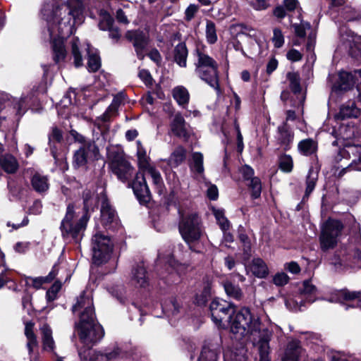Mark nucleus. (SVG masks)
<instances>
[{
    "label": "nucleus",
    "instance_id": "f257e3e1",
    "mask_svg": "<svg viewBox=\"0 0 361 361\" xmlns=\"http://www.w3.org/2000/svg\"><path fill=\"white\" fill-rule=\"evenodd\" d=\"M209 309L212 319L216 326L224 328L226 322L229 321L231 331L236 339L251 342L259 353V361H270L269 341L272 331L262 326L257 315L244 307L231 316L234 306L219 298L212 301Z\"/></svg>",
    "mask_w": 361,
    "mask_h": 361
},
{
    "label": "nucleus",
    "instance_id": "f03ea898",
    "mask_svg": "<svg viewBox=\"0 0 361 361\" xmlns=\"http://www.w3.org/2000/svg\"><path fill=\"white\" fill-rule=\"evenodd\" d=\"M42 8L43 18L47 21V32L51 42L53 59L56 63L64 61L66 50L64 39L72 35L74 26L83 22L84 6L82 0H52Z\"/></svg>",
    "mask_w": 361,
    "mask_h": 361
},
{
    "label": "nucleus",
    "instance_id": "7ed1b4c3",
    "mask_svg": "<svg viewBox=\"0 0 361 361\" xmlns=\"http://www.w3.org/2000/svg\"><path fill=\"white\" fill-rule=\"evenodd\" d=\"M179 231L185 242L190 246L200 242L204 235L200 217L195 212H179Z\"/></svg>",
    "mask_w": 361,
    "mask_h": 361
},
{
    "label": "nucleus",
    "instance_id": "20e7f679",
    "mask_svg": "<svg viewBox=\"0 0 361 361\" xmlns=\"http://www.w3.org/2000/svg\"><path fill=\"white\" fill-rule=\"evenodd\" d=\"M89 219L90 215L87 213L77 219L73 205L68 204L60 226L63 237L71 238L75 243H79L83 236Z\"/></svg>",
    "mask_w": 361,
    "mask_h": 361
},
{
    "label": "nucleus",
    "instance_id": "39448f33",
    "mask_svg": "<svg viewBox=\"0 0 361 361\" xmlns=\"http://www.w3.org/2000/svg\"><path fill=\"white\" fill-rule=\"evenodd\" d=\"M35 99L32 95L23 96L20 98H13L12 101L9 100L8 95L0 92V131L6 132L9 130L13 123L12 119L8 116L6 109L10 104L13 106L17 115H23L28 107L31 106L30 102H34Z\"/></svg>",
    "mask_w": 361,
    "mask_h": 361
},
{
    "label": "nucleus",
    "instance_id": "423d86ee",
    "mask_svg": "<svg viewBox=\"0 0 361 361\" xmlns=\"http://www.w3.org/2000/svg\"><path fill=\"white\" fill-rule=\"evenodd\" d=\"M195 57V73L203 81L214 89L219 88L218 63L208 54L197 49L194 54Z\"/></svg>",
    "mask_w": 361,
    "mask_h": 361
},
{
    "label": "nucleus",
    "instance_id": "0eeeda50",
    "mask_svg": "<svg viewBox=\"0 0 361 361\" xmlns=\"http://www.w3.org/2000/svg\"><path fill=\"white\" fill-rule=\"evenodd\" d=\"M76 327L80 341L88 348L92 347L104 336V329L98 324L96 317L86 319L85 315L82 316Z\"/></svg>",
    "mask_w": 361,
    "mask_h": 361
},
{
    "label": "nucleus",
    "instance_id": "6e6552de",
    "mask_svg": "<svg viewBox=\"0 0 361 361\" xmlns=\"http://www.w3.org/2000/svg\"><path fill=\"white\" fill-rule=\"evenodd\" d=\"M113 246L112 240L109 235L96 231L92 237L91 242L93 263L100 265L108 262L113 252Z\"/></svg>",
    "mask_w": 361,
    "mask_h": 361
},
{
    "label": "nucleus",
    "instance_id": "1a4fd4ad",
    "mask_svg": "<svg viewBox=\"0 0 361 361\" xmlns=\"http://www.w3.org/2000/svg\"><path fill=\"white\" fill-rule=\"evenodd\" d=\"M343 228L342 223L338 220L330 219L325 222L319 236L320 247L323 251L336 246Z\"/></svg>",
    "mask_w": 361,
    "mask_h": 361
},
{
    "label": "nucleus",
    "instance_id": "9d476101",
    "mask_svg": "<svg viewBox=\"0 0 361 361\" xmlns=\"http://www.w3.org/2000/svg\"><path fill=\"white\" fill-rule=\"evenodd\" d=\"M357 81V90L359 97L361 98V69L355 71L353 73L348 71H340L338 74V79L332 86V93L339 94L342 92L351 90Z\"/></svg>",
    "mask_w": 361,
    "mask_h": 361
},
{
    "label": "nucleus",
    "instance_id": "9b49d317",
    "mask_svg": "<svg viewBox=\"0 0 361 361\" xmlns=\"http://www.w3.org/2000/svg\"><path fill=\"white\" fill-rule=\"evenodd\" d=\"M109 166L112 172L122 182L128 180L133 173V167L120 152H109L108 154Z\"/></svg>",
    "mask_w": 361,
    "mask_h": 361
},
{
    "label": "nucleus",
    "instance_id": "f8f14e48",
    "mask_svg": "<svg viewBox=\"0 0 361 361\" xmlns=\"http://www.w3.org/2000/svg\"><path fill=\"white\" fill-rule=\"evenodd\" d=\"M329 300L341 303L346 310L350 307L361 309V291H350L347 289L338 290Z\"/></svg>",
    "mask_w": 361,
    "mask_h": 361
},
{
    "label": "nucleus",
    "instance_id": "ddd939ff",
    "mask_svg": "<svg viewBox=\"0 0 361 361\" xmlns=\"http://www.w3.org/2000/svg\"><path fill=\"white\" fill-rule=\"evenodd\" d=\"M73 311L79 312L80 319L84 315L86 319L96 317L91 291L84 290L80 295L76 303L73 306Z\"/></svg>",
    "mask_w": 361,
    "mask_h": 361
},
{
    "label": "nucleus",
    "instance_id": "4468645a",
    "mask_svg": "<svg viewBox=\"0 0 361 361\" xmlns=\"http://www.w3.org/2000/svg\"><path fill=\"white\" fill-rule=\"evenodd\" d=\"M99 149L94 142H88L81 145L73 155V164L75 167L85 166L88 159L97 158Z\"/></svg>",
    "mask_w": 361,
    "mask_h": 361
},
{
    "label": "nucleus",
    "instance_id": "2eb2a0df",
    "mask_svg": "<svg viewBox=\"0 0 361 361\" xmlns=\"http://www.w3.org/2000/svg\"><path fill=\"white\" fill-rule=\"evenodd\" d=\"M341 47L348 51L352 57L361 61V36L349 31L341 35Z\"/></svg>",
    "mask_w": 361,
    "mask_h": 361
},
{
    "label": "nucleus",
    "instance_id": "dca6fc26",
    "mask_svg": "<svg viewBox=\"0 0 361 361\" xmlns=\"http://www.w3.org/2000/svg\"><path fill=\"white\" fill-rule=\"evenodd\" d=\"M131 187L135 195L141 204H146L150 201L151 195L146 183V178L141 171L137 173Z\"/></svg>",
    "mask_w": 361,
    "mask_h": 361
},
{
    "label": "nucleus",
    "instance_id": "f3484780",
    "mask_svg": "<svg viewBox=\"0 0 361 361\" xmlns=\"http://www.w3.org/2000/svg\"><path fill=\"white\" fill-rule=\"evenodd\" d=\"M231 33L234 35L242 34L250 38L249 40H254L255 42H252L255 47L250 51V54H259L260 50V40L259 39V32L249 26L244 24L233 25L230 27Z\"/></svg>",
    "mask_w": 361,
    "mask_h": 361
},
{
    "label": "nucleus",
    "instance_id": "a211bd4d",
    "mask_svg": "<svg viewBox=\"0 0 361 361\" xmlns=\"http://www.w3.org/2000/svg\"><path fill=\"white\" fill-rule=\"evenodd\" d=\"M126 37L133 43L137 57L142 59L148 44L147 35L140 30H130L126 33Z\"/></svg>",
    "mask_w": 361,
    "mask_h": 361
},
{
    "label": "nucleus",
    "instance_id": "6ab92c4d",
    "mask_svg": "<svg viewBox=\"0 0 361 361\" xmlns=\"http://www.w3.org/2000/svg\"><path fill=\"white\" fill-rule=\"evenodd\" d=\"M340 152L343 157L351 159L346 169H361L357 166L361 161V145H346Z\"/></svg>",
    "mask_w": 361,
    "mask_h": 361
},
{
    "label": "nucleus",
    "instance_id": "aec40b11",
    "mask_svg": "<svg viewBox=\"0 0 361 361\" xmlns=\"http://www.w3.org/2000/svg\"><path fill=\"white\" fill-rule=\"evenodd\" d=\"M240 171L245 180H250L248 185L252 190V197L255 199L258 198L261 195L262 184L258 178L253 177L254 170L250 166L245 165L240 168Z\"/></svg>",
    "mask_w": 361,
    "mask_h": 361
},
{
    "label": "nucleus",
    "instance_id": "412c9836",
    "mask_svg": "<svg viewBox=\"0 0 361 361\" xmlns=\"http://www.w3.org/2000/svg\"><path fill=\"white\" fill-rule=\"evenodd\" d=\"M130 281L133 286L139 288H145L149 285V277L143 263L133 268Z\"/></svg>",
    "mask_w": 361,
    "mask_h": 361
},
{
    "label": "nucleus",
    "instance_id": "4be33fe9",
    "mask_svg": "<svg viewBox=\"0 0 361 361\" xmlns=\"http://www.w3.org/2000/svg\"><path fill=\"white\" fill-rule=\"evenodd\" d=\"M303 349L299 341L292 339L288 341L285 348L282 361H299Z\"/></svg>",
    "mask_w": 361,
    "mask_h": 361
},
{
    "label": "nucleus",
    "instance_id": "5701e85b",
    "mask_svg": "<svg viewBox=\"0 0 361 361\" xmlns=\"http://www.w3.org/2000/svg\"><path fill=\"white\" fill-rule=\"evenodd\" d=\"M171 130L173 135L179 137L186 138L189 136V126L186 123L181 114H176L171 123Z\"/></svg>",
    "mask_w": 361,
    "mask_h": 361
},
{
    "label": "nucleus",
    "instance_id": "b1692460",
    "mask_svg": "<svg viewBox=\"0 0 361 361\" xmlns=\"http://www.w3.org/2000/svg\"><path fill=\"white\" fill-rule=\"evenodd\" d=\"M247 274L251 273L259 279L266 278L269 273L265 262L261 258H254L251 263L245 267Z\"/></svg>",
    "mask_w": 361,
    "mask_h": 361
},
{
    "label": "nucleus",
    "instance_id": "393cba45",
    "mask_svg": "<svg viewBox=\"0 0 361 361\" xmlns=\"http://www.w3.org/2000/svg\"><path fill=\"white\" fill-rule=\"evenodd\" d=\"M293 137V133L286 123H284L278 127L277 142L284 150H288L290 148Z\"/></svg>",
    "mask_w": 361,
    "mask_h": 361
},
{
    "label": "nucleus",
    "instance_id": "a878e982",
    "mask_svg": "<svg viewBox=\"0 0 361 361\" xmlns=\"http://www.w3.org/2000/svg\"><path fill=\"white\" fill-rule=\"evenodd\" d=\"M318 290L317 287L312 284L311 280L304 281L302 283V288L300 292V298H302L305 302L312 303L318 300Z\"/></svg>",
    "mask_w": 361,
    "mask_h": 361
},
{
    "label": "nucleus",
    "instance_id": "bb28decb",
    "mask_svg": "<svg viewBox=\"0 0 361 361\" xmlns=\"http://www.w3.org/2000/svg\"><path fill=\"white\" fill-rule=\"evenodd\" d=\"M57 271L56 267L54 266L49 275L45 277L26 276L25 279V285L35 289H39L42 287L44 283L51 282L55 278L57 274Z\"/></svg>",
    "mask_w": 361,
    "mask_h": 361
},
{
    "label": "nucleus",
    "instance_id": "cd10ccee",
    "mask_svg": "<svg viewBox=\"0 0 361 361\" xmlns=\"http://www.w3.org/2000/svg\"><path fill=\"white\" fill-rule=\"evenodd\" d=\"M360 115V109L357 108L353 101H349L342 105L339 113L336 115L337 119H345L350 118H357Z\"/></svg>",
    "mask_w": 361,
    "mask_h": 361
},
{
    "label": "nucleus",
    "instance_id": "c85d7f7f",
    "mask_svg": "<svg viewBox=\"0 0 361 361\" xmlns=\"http://www.w3.org/2000/svg\"><path fill=\"white\" fill-rule=\"evenodd\" d=\"M0 166L7 173H14L17 171L19 164L11 154H6L0 157Z\"/></svg>",
    "mask_w": 361,
    "mask_h": 361
},
{
    "label": "nucleus",
    "instance_id": "c756f323",
    "mask_svg": "<svg viewBox=\"0 0 361 361\" xmlns=\"http://www.w3.org/2000/svg\"><path fill=\"white\" fill-rule=\"evenodd\" d=\"M87 53V68L90 72H96L101 66L100 57L97 51L94 49L89 44H86Z\"/></svg>",
    "mask_w": 361,
    "mask_h": 361
},
{
    "label": "nucleus",
    "instance_id": "7c9ffc66",
    "mask_svg": "<svg viewBox=\"0 0 361 361\" xmlns=\"http://www.w3.org/2000/svg\"><path fill=\"white\" fill-rule=\"evenodd\" d=\"M319 171L317 169L310 167L308 173L306 177V188L305 195L303 196V200L307 199L312 191L314 190L316 183L318 179Z\"/></svg>",
    "mask_w": 361,
    "mask_h": 361
},
{
    "label": "nucleus",
    "instance_id": "2f4dec72",
    "mask_svg": "<svg viewBox=\"0 0 361 361\" xmlns=\"http://www.w3.org/2000/svg\"><path fill=\"white\" fill-rule=\"evenodd\" d=\"M188 54V51L185 44L182 42L179 43L173 50L174 61L180 67H186Z\"/></svg>",
    "mask_w": 361,
    "mask_h": 361
},
{
    "label": "nucleus",
    "instance_id": "473e14b6",
    "mask_svg": "<svg viewBox=\"0 0 361 361\" xmlns=\"http://www.w3.org/2000/svg\"><path fill=\"white\" fill-rule=\"evenodd\" d=\"M224 361H247V350L244 346L233 350H228L224 353Z\"/></svg>",
    "mask_w": 361,
    "mask_h": 361
},
{
    "label": "nucleus",
    "instance_id": "72a5a7b5",
    "mask_svg": "<svg viewBox=\"0 0 361 361\" xmlns=\"http://www.w3.org/2000/svg\"><path fill=\"white\" fill-rule=\"evenodd\" d=\"M158 261L160 263L164 262L166 264L165 266H167L166 269L170 275L173 274V271L176 272L177 274H180L182 265L178 263L172 255H168L166 257H164L159 254Z\"/></svg>",
    "mask_w": 361,
    "mask_h": 361
},
{
    "label": "nucleus",
    "instance_id": "f704fd0d",
    "mask_svg": "<svg viewBox=\"0 0 361 361\" xmlns=\"http://www.w3.org/2000/svg\"><path fill=\"white\" fill-rule=\"evenodd\" d=\"M219 350L213 344L203 346L198 361H217Z\"/></svg>",
    "mask_w": 361,
    "mask_h": 361
},
{
    "label": "nucleus",
    "instance_id": "c9c22d12",
    "mask_svg": "<svg viewBox=\"0 0 361 361\" xmlns=\"http://www.w3.org/2000/svg\"><path fill=\"white\" fill-rule=\"evenodd\" d=\"M42 334L43 348L45 350L53 351L55 348L54 341L52 337V331L49 325L43 324L41 327Z\"/></svg>",
    "mask_w": 361,
    "mask_h": 361
},
{
    "label": "nucleus",
    "instance_id": "e433bc0d",
    "mask_svg": "<svg viewBox=\"0 0 361 361\" xmlns=\"http://www.w3.org/2000/svg\"><path fill=\"white\" fill-rule=\"evenodd\" d=\"M173 97L179 106L185 107L188 104L190 94L188 90L183 86H177L173 90Z\"/></svg>",
    "mask_w": 361,
    "mask_h": 361
},
{
    "label": "nucleus",
    "instance_id": "4c0bfd02",
    "mask_svg": "<svg viewBox=\"0 0 361 361\" xmlns=\"http://www.w3.org/2000/svg\"><path fill=\"white\" fill-rule=\"evenodd\" d=\"M101 219L104 226L114 222L116 219L114 209L107 202H104L101 208Z\"/></svg>",
    "mask_w": 361,
    "mask_h": 361
},
{
    "label": "nucleus",
    "instance_id": "58836bf2",
    "mask_svg": "<svg viewBox=\"0 0 361 361\" xmlns=\"http://www.w3.org/2000/svg\"><path fill=\"white\" fill-rule=\"evenodd\" d=\"M32 185L37 192H44L49 189L48 179L39 173H35L31 180Z\"/></svg>",
    "mask_w": 361,
    "mask_h": 361
},
{
    "label": "nucleus",
    "instance_id": "ea45409f",
    "mask_svg": "<svg viewBox=\"0 0 361 361\" xmlns=\"http://www.w3.org/2000/svg\"><path fill=\"white\" fill-rule=\"evenodd\" d=\"M141 173L145 174V177L149 176L153 181V183L156 185L157 189L161 191L163 185V180L158 170L154 166H149L146 169L141 171Z\"/></svg>",
    "mask_w": 361,
    "mask_h": 361
},
{
    "label": "nucleus",
    "instance_id": "a19ab883",
    "mask_svg": "<svg viewBox=\"0 0 361 361\" xmlns=\"http://www.w3.org/2000/svg\"><path fill=\"white\" fill-rule=\"evenodd\" d=\"M62 138V131L56 127H53L51 128V133L49 135V144L50 147L51 153L54 159L56 158V147L55 145V142H61Z\"/></svg>",
    "mask_w": 361,
    "mask_h": 361
},
{
    "label": "nucleus",
    "instance_id": "79ce46f5",
    "mask_svg": "<svg viewBox=\"0 0 361 361\" xmlns=\"http://www.w3.org/2000/svg\"><path fill=\"white\" fill-rule=\"evenodd\" d=\"M298 147L302 154L309 156L317 151V144L312 139H305L298 143Z\"/></svg>",
    "mask_w": 361,
    "mask_h": 361
},
{
    "label": "nucleus",
    "instance_id": "37998d69",
    "mask_svg": "<svg viewBox=\"0 0 361 361\" xmlns=\"http://www.w3.org/2000/svg\"><path fill=\"white\" fill-rule=\"evenodd\" d=\"M137 157L140 171L150 166L149 158L147 154L145 149L143 147L141 142L137 140Z\"/></svg>",
    "mask_w": 361,
    "mask_h": 361
},
{
    "label": "nucleus",
    "instance_id": "c03bdc74",
    "mask_svg": "<svg viewBox=\"0 0 361 361\" xmlns=\"http://www.w3.org/2000/svg\"><path fill=\"white\" fill-rule=\"evenodd\" d=\"M185 157V149L183 147L178 146L171 153L169 157V164L172 167H176L184 161Z\"/></svg>",
    "mask_w": 361,
    "mask_h": 361
},
{
    "label": "nucleus",
    "instance_id": "a18cd8bd",
    "mask_svg": "<svg viewBox=\"0 0 361 361\" xmlns=\"http://www.w3.org/2000/svg\"><path fill=\"white\" fill-rule=\"evenodd\" d=\"M83 203H84V209L85 213L88 214V210L92 209L93 207L96 206L98 202L97 197L95 192L93 190H90L89 189H86L83 192Z\"/></svg>",
    "mask_w": 361,
    "mask_h": 361
},
{
    "label": "nucleus",
    "instance_id": "49530a36",
    "mask_svg": "<svg viewBox=\"0 0 361 361\" xmlns=\"http://www.w3.org/2000/svg\"><path fill=\"white\" fill-rule=\"evenodd\" d=\"M213 214L215 216L216 222L222 231H229L231 224L225 216L224 210L221 209H214Z\"/></svg>",
    "mask_w": 361,
    "mask_h": 361
},
{
    "label": "nucleus",
    "instance_id": "de8ad7c7",
    "mask_svg": "<svg viewBox=\"0 0 361 361\" xmlns=\"http://www.w3.org/2000/svg\"><path fill=\"white\" fill-rule=\"evenodd\" d=\"M121 99L122 95H117L114 97L111 104L109 106L106 111L102 116V120L103 121H108L110 119V117L116 114L118 107L121 102Z\"/></svg>",
    "mask_w": 361,
    "mask_h": 361
},
{
    "label": "nucleus",
    "instance_id": "09e8293b",
    "mask_svg": "<svg viewBox=\"0 0 361 361\" xmlns=\"http://www.w3.org/2000/svg\"><path fill=\"white\" fill-rule=\"evenodd\" d=\"M190 169L198 173L202 174L204 172L203 166V155L200 152H194L192 154V162L190 164Z\"/></svg>",
    "mask_w": 361,
    "mask_h": 361
},
{
    "label": "nucleus",
    "instance_id": "8fccbe9b",
    "mask_svg": "<svg viewBox=\"0 0 361 361\" xmlns=\"http://www.w3.org/2000/svg\"><path fill=\"white\" fill-rule=\"evenodd\" d=\"M25 334L27 339V346L29 353H31L33 350V348L37 345V338L33 332L32 324H27L25 325Z\"/></svg>",
    "mask_w": 361,
    "mask_h": 361
},
{
    "label": "nucleus",
    "instance_id": "3c124183",
    "mask_svg": "<svg viewBox=\"0 0 361 361\" xmlns=\"http://www.w3.org/2000/svg\"><path fill=\"white\" fill-rule=\"evenodd\" d=\"M79 39L75 37L73 38L71 42V53L74 58V65L76 68L82 66V58L79 49Z\"/></svg>",
    "mask_w": 361,
    "mask_h": 361
},
{
    "label": "nucleus",
    "instance_id": "603ef678",
    "mask_svg": "<svg viewBox=\"0 0 361 361\" xmlns=\"http://www.w3.org/2000/svg\"><path fill=\"white\" fill-rule=\"evenodd\" d=\"M114 19L106 11H101L99 15V27L102 30H108L113 27Z\"/></svg>",
    "mask_w": 361,
    "mask_h": 361
},
{
    "label": "nucleus",
    "instance_id": "864d4df0",
    "mask_svg": "<svg viewBox=\"0 0 361 361\" xmlns=\"http://www.w3.org/2000/svg\"><path fill=\"white\" fill-rule=\"evenodd\" d=\"M279 167L284 173H290L293 168V161L291 156L282 154L279 159Z\"/></svg>",
    "mask_w": 361,
    "mask_h": 361
},
{
    "label": "nucleus",
    "instance_id": "5fc2aeb1",
    "mask_svg": "<svg viewBox=\"0 0 361 361\" xmlns=\"http://www.w3.org/2000/svg\"><path fill=\"white\" fill-rule=\"evenodd\" d=\"M224 288L229 297L235 300H240L241 298L243 293L238 286H235L230 281H226L224 283Z\"/></svg>",
    "mask_w": 361,
    "mask_h": 361
},
{
    "label": "nucleus",
    "instance_id": "6e6d98bb",
    "mask_svg": "<svg viewBox=\"0 0 361 361\" xmlns=\"http://www.w3.org/2000/svg\"><path fill=\"white\" fill-rule=\"evenodd\" d=\"M287 79L290 83V88L294 94L300 92V82L299 74L296 72H289L287 73Z\"/></svg>",
    "mask_w": 361,
    "mask_h": 361
},
{
    "label": "nucleus",
    "instance_id": "4d7b16f0",
    "mask_svg": "<svg viewBox=\"0 0 361 361\" xmlns=\"http://www.w3.org/2000/svg\"><path fill=\"white\" fill-rule=\"evenodd\" d=\"M205 34L208 43L214 44L216 42L217 35L215 24L211 20L207 21Z\"/></svg>",
    "mask_w": 361,
    "mask_h": 361
},
{
    "label": "nucleus",
    "instance_id": "13d9d810",
    "mask_svg": "<svg viewBox=\"0 0 361 361\" xmlns=\"http://www.w3.org/2000/svg\"><path fill=\"white\" fill-rule=\"evenodd\" d=\"M211 288L207 284L203 288L200 293H197L195 298V302L198 305H204L210 297Z\"/></svg>",
    "mask_w": 361,
    "mask_h": 361
},
{
    "label": "nucleus",
    "instance_id": "bf43d9fd",
    "mask_svg": "<svg viewBox=\"0 0 361 361\" xmlns=\"http://www.w3.org/2000/svg\"><path fill=\"white\" fill-rule=\"evenodd\" d=\"M342 17L346 21H352L360 19V14L357 11L349 6H345L343 8L341 11Z\"/></svg>",
    "mask_w": 361,
    "mask_h": 361
},
{
    "label": "nucleus",
    "instance_id": "052dcab7",
    "mask_svg": "<svg viewBox=\"0 0 361 361\" xmlns=\"http://www.w3.org/2000/svg\"><path fill=\"white\" fill-rule=\"evenodd\" d=\"M295 35L300 38H304L306 35V30L310 28V24L300 20V23H292Z\"/></svg>",
    "mask_w": 361,
    "mask_h": 361
},
{
    "label": "nucleus",
    "instance_id": "680f3d73",
    "mask_svg": "<svg viewBox=\"0 0 361 361\" xmlns=\"http://www.w3.org/2000/svg\"><path fill=\"white\" fill-rule=\"evenodd\" d=\"M305 302L302 298H300L298 299H286L285 305L288 309L290 310L297 312L302 310V307L305 306Z\"/></svg>",
    "mask_w": 361,
    "mask_h": 361
},
{
    "label": "nucleus",
    "instance_id": "e2e57ef3",
    "mask_svg": "<svg viewBox=\"0 0 361 361\" xmlns=\"http://www.w3.org/2000/svg\"><path fill=\"white\" fill-rule=\"evenodd\" d=\"M130 7L128 6H124L123 8H119L116 11V19L118 22L128 24L129 20L128 16H130Z\"/></svg>",
    "mask_w": 361,
    "mask_h": 361
},
{
    "label": "nucleus",
    "instance_id": "0e129e2a",
    "mask_svg": "<svg viewBox=\"0 0 361 361\" xmlns=\"http://www.w3.org/2000/svg\"><path fill=\"white\" fill-rule=\"evenodd\" d=\"M272 42L276 48H281L284 44V37L280 29L275 28L273 31Z\"/></svg>",
    "mask_w": 361,
    "mask_h": 361
},
{
    "label": "nucleus",
    "instance_id": "69168bd1",
    "mask_svg": "<svg viewBox=\"0 0 361 361\" xmlns=\"http://www.w3.org/2000/svg\"><path fill=\"white\" fill-rule=\"evenodd\" d=\"M272 281L276 286H283L288 283L289 277L284 272H279L273 276Z\"/></svg>",
    "mask_w": 361,
    "mask_h": 361
},
{
    "label": "nucleus",
    "instance_id": "338daca9",
    "mask_svg": "<svg viewBox=\"0 0 361 361\" xmlns=\"http://www.w3.org/2000/svg\"><path fill=\"white\" fill-rule=\"evenodd\" d=\"M109 361H113L123 356V351L118 347H114L111 350L105 352Z\"/></svg>",
    "mask_w": 361,
    "mask_h": 361
},
{
    "label": "nucleus",
    "instance_id": "774afa93",
    "mask_svg": "<svg viewBox=\"0 0 361 361\" xmlns=\"http://www.w3.org/2000/svg\"><path fill=\"white\" fill-rule=\"evenodd\" d=\"M250 4L257 11L264 10L269 6L266 0H250Z\"/></svg>",
    "mask_w": 361,
    "mask_h": 361
}]
</instances>
